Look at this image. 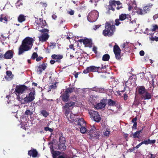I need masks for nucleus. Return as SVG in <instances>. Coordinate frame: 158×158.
<instances>
[{"instance_id": "obj_23", "label": "nucleus", "mask_w": 158, "mask_h": 158, "mask_svg": "<svg viewBox=\"0 0 158 158\" xmlns=\"http://www.w3.org/2000/svg\"><path fill=\"white\" fill-rule=\"evenodd\" d=\"M40 22L38 24L39 27H40L41 28H43L47 26V24L45 20H43L42 19H40Z\"/></svg>"}, {"instance_id": "obj_61", "label": "nucleus", "mask_w": 158, "mask_h": 158, "mask_svg": "<svg viewBox=\"0 0 158 158\" xmlns=\"http://www.w3.org/2000/svg\"><path fill=\"white\" fill-rule=\"evenodd\" d=\"M142 145V142L139 143V144L137 145L136 147H135V148L136 149L139 148L140 146H141Z\"/></svg>"}, {"instance_id": "obj_54", "label": "nucleus", "mask_w": 158, "mask_h": 158, "mask_svg": "<svg viewBox=\"0 0 158 158\" xmlns=\"http://www.w3.org/2000/svg\"><path fill=\"white\" fill-rule=\"evenodd\" d=\"M137 120V118L136 117H135V118L132 119L131 120V122L133 123H137L136 122Z\"/></svg>"}, {"instance_id": "obj_59", "label": "nucleus", "mask_w": 158, "mask_h": 158, "mask_svg": "<svg viewBox=\"0 0 158 158\" xmlns=\"http://www.w3.org/2000/svg\"><path fill=\"white\" fill-rule=\"evenodd\" d=\"M139 54L141 56H143L144 54V52L143 50H141L139 52Z\"/></svg>"}, {"instance_id": "obj_9", "label": "nucleus", "mask_w": 158, "mask_h": 158, "mask_svg": "<svg viewBox=\"0 0 158 158\" xmlns=\"http://www.w3.org/2000/svg\"><path fill=\"white\" fill-rule=\"evenodd\" d=\"M59 144L58 146V149L61 151H64L66 149V146L65 145L66 142L65 138L63 136L62 133L59 134Z\"/></svg>"}, {"instance_id": "obj_8", "label": "nucleus", "mask_w": 158, "mask_h": 158, "mask_svg": "<svg viewBox=\"0 0 158 158\" xmlns=\"http://www.w3.org/2000/svg\"><path fill=\"white\" fill-rule=\"evenodd\" d=\"M99 15V13L96 10L91 11L87 16V19L90 22H94L96 21Z\"/></svg>"}, {"instance_id": "obj_24", "label": "nucleus", "mask_w": 158, "mask_h": 158, "mask_svg": "<svg viewBox=\"0 0 158 158\" xmlns=\"http://www.w3.org/2000/svg\"><path fill=\"white\" fill-rule=\"evenodd\" d=\"M69 107L65 105L63 107V110L64 111V114L66 116H67L69 115L70 112Z\"/></svg>"}, {"instance_id": "obj_22", "label": "nucleus", "mask_w": 158, "mask_h": 158, "mask_svg": "<svg viewBox=\"0 0 158 158\" xmlns=\"http://www.w3.org/2000/svg\"><path fill=\"white\" fill-rule=\"evenodd\" d=\"M138 91L140 96L147 91V90L145 89L144 86H141L138 88Z\"/></svg>"}, {"instance_id": "obj_12", "label": "nucleus", "mask_w": 158, "mask_h": 158, "mask_svg": "<svg viewBox=\"0 0 158 158\" xmlns=\"http://www.w3.org/2000/svg\"><path fill=\"white\" fill-rule=\"evenodd\" d=\"M108 10H111L113 11L115 10L114 7L116 6V5L119 6L121 4V3L119 1H116L114 0H110L109 2Z\"/></svg>"}, {"instance_id": "obj_3", "label": "nucleus", "mask_w": 158, "mask_h": 158, "mask_svg": "<svg viewBox=\"0 0 158 158\" xmlns=\"http://www.w3.org/2000/svg\"><path fill=\"white\" fill-rule=\"evenodd\" d=\"M115 31V26L111 25L110 22H106L105 24V29L103 31L102 34L105 36H112Z\"/></svg>"}, {"instance_id": "obj_14", "label": "nucleus", "mask_w": 158, "mask_h": 158, "mask_svg": "<svg viewBox=\"0 0 158 158\" xmlns=\"http://www.w3.org/2000/svg\"><path fill=\"white\" fill-rule=\"evenodd\" d=\"M107 99H103L100 101V103H98L96 105V108L98 109L104 108L106 105Z\"/></svg>"}, {"instance_id": "obj_20", "label": "nucleus", "mask_w": 158, "mask_h": 158, "mask_svg": "<svg viewBox=\"0 0 158 158\" xmlns=\"http://www.w3.org/2000/svg\"><path fill=\"white\" fill-rule=\"evenodd\" d=\"M52 58L54 60H57L56 61V62L60 63L61 62L60 60L63 58V56L62 55H56L55 54H53L52 55Z\"/></svg>"}, {"instance_id": "obj_32", "label": "nucleus", "mask_w": 158, "mask_h": 158, "mask_svg": "<svg viewBox=\"0 0 158 158\" xmlns=\"http://www.w3.org/2000/svg\"><path fill=\"white\" fill-rule=\"evenodd\" d=\"M40 112L41 114L45 117H47L49 115V113L45 110H42Z\"/></svg>"}, {"instance_id": "obj_48", "label": "nucleus", "mask_w": 158, "mask_h": 158, "mask_svg": "<svg viewBox=\"0 0 158 158\" xmlns=\"http://www.w3.org/2000/svg\"><path fill=\"white\" fill-rule=\"evenodd\" d=\"M95 69L96 72H97L98 73H99L101 72L100 71L102 69H101V67H96L95 66Z\"/></svg>"}, {"instance_id": "obj_17", "label": "nucleus", "mask_w": 158, "mask_h": 158, "mask_svg": "<svg viewBox=\"0 0 158 158\" xmlns=\"http://www.w3.org/2000/svg\"><path fill=\"white\" fill-rule=\"evenodd\" d=\"M152 94L148 92L147 91L142 95L140 96V98L142 100H149L152 98Z\"/></svg>"}, {"instance_id": "obj_55", "label": "nucleus", "mask_w": 158, "mask_h": 158, "mask_svg": "<svg viewBox=\"0 0 158 158\" xmlns=\"http://www.w3.org/2000/svg\"><path fill=\"white\" fill-rule=\"evenodd\" d=\"M93 51L94 52V53H96L97 52V48L96 47L94 46L93 48Z\"/></svg>"}, {"instance_id": "obj_58", "label": "nucleus", "mask_w": 158, "mask_h": 158, "mask_svg": "<svg viewBox=\"0 0 158 158\" xmlns=\"http://www.w3.org/2000/svg\"><path fill=\"white\" fill-rule=\"evenodd\" d=\"M153 19L154 20L158 18V14L155 15L153 17Z\"/></svg>"}, {"instance_id": "obj_1", "label": "nucleus", "mask_w": 158, "mask_h": 158, "mask_svg": "<svg viewBox=\"0 0 158 158\" xmlns=\"http://www.w3.org/2000/svg\"><path fill=\"white\" fill-rule=\"evenodd\" d=\"M34 40L32 38L27 37L23 41L19 49L18 55H21L24 52L31 49L33 45Z\"/></svg>"}, {"instance_id": "obj_29", "label": "nucleus", "mask_w": 158, "mask_h": 158, "mask_svg": "<svg viewBox=\"0 0 158 158\" xmlns=\"http://www.w3.org/2000/svg\"><path fill=\"white\" fill-rule=\"evenodd\" d=\"M52 153L54 158H56L57 156L60 154V152L59 151H53Z\"/></svg>"}, {"instance_id": "obj_57", "label": "nucleus", "mask_w": 158, "mask_h": 158, "mask_svg": "<svg viewBox=\"0 0 158 158\" xmlns=\"http://www.w3.org/2000/svg\"><path fill=\"white\" fill-rule=\"evenodd\" d=\"M126 46V43H124L122 44L121 45H120V47L122 48H124Z\"/></svg>"}, {"instance_id": "obj_49", "label": "nucleus", "mask_w": 158, "mask_h": 158, "mask_svg": "<svg viewBox=\"0 0 158 158\" xmlns=\"http://www.w3.org/2000/svg\"><path fill=\"white\" fill-rule=\"evenodd\" d=\"M137 12L138 14L141 15L144 14V13H143V10H142V9H139V10H138V11H137Z\"/></svg>"}, {"instance_id": "obj_43", "label": "nucleus", "mask_w": 158, "mask_h": 158, "mask_svg": "<svg viewBox=\"0 0 158 158\" xmlns=\"http://www.w3.org/2000/svg\"><path fill=\"white\" fill-rule=\"evenodd\" d=\"M40 3L41 4V6H40V8L46 7L47 6V4L46 3H44L40 2Z\"/></svg>"}, {"instance_id": "obj_39", "label": "nucleus", "mask_w": 158, "mask_h": 158, "mask_svg": "<svg viewBox=\"0 0 158 158\" xmlns=\"http://www.w3.org/2000/svg\"><path fill=\"white\" fill-rule=\"evenodd\" d=\"M56 46V43L54 42H50L49 46L52 49L55 48Z\"/></svg>"}, {"instance_id": "obj_13", "label": "nucleus", "mask_w": 158, "mask_h": 158, "mask_svg": "<svg viewBox=\"0 0 158 158\" xmlns=\"http://www.w3.org/2000/svg\"><path fill=\"white\" fill-rule=\"evenodd\" d=\"M121 51L119 46L115 44L113 47V52L115 55V57L117 60H119L121 57Z\"/></svg>"}, {"instance_id": "obj_27", "label": "nucleus", "mask_w": 158, "mask_h": 158, "mask_svg": "<svg viewBox=\"0 0 158 158\" xmlns=\"http://www.w3.org/2000/svg\"><path fill=\"white\" fill-rule=\"evenodd\" d=\"M69 102L67 103L65 102V105H67V106L70 107L71 106H74L75 105V102L73 101L72 100H70L69 99V100L68 101Z\"/></svg>"}, {"instance_id": "obj_47", "label": "nucleus", "mask_w": 158, "mask_h": 158, "mask_svg": "<svg viewBox=\"0 0 158 158\" xmlns=\"http://www.w3.org/2000/svg\"><path fill=\"white\" fill-rule=\"evenodd\" d=\"M149 141H150V139H148L147 140H144V141L142 142V143L143 144H145V145H148L149 144Z\"/></svg>"}, {"instance_id": "obj_7", "label": "nucleus", "mask_w": 158, "mask_h": 158, "mask_svg": "<svg viewBox=\"0 0 158 158\" xmlns=\"http://www.w3.org/2000/svg\"><path fill=\"white\" fill-rule=\"evenodd\" d=\"M28 90V88L23 85H17L15 88V92L18 96L25 93Z\"/></svg>"}, {"instance_id": "obj_5", "label": "nucleus", "mask_w": 158, "mask_h": 158, "mask_svg": "<svg viewBox=\"0 0 158 158\" xmlns=\"http://www.w3.org/2000/svg\"><path fill=\"white\" fill-rule=\"evenodd\" d=\"M88 135H89L90 139L99 140L102 137L101 133L98 131L95 127L91 128L89 130Z\"/></svg>"}, {"instance_id": "obj_2", "label": "nucleus", "mask_w": 158, "mask_h": 158, "mask_svg": "<svg viewBox=\"0 0 158 158\" xmlns=\"http://www.w3.org/2000/svg\"><path fill=\"white\" fill-rule=\"evenodd\" d=\"M131 20V16L129 14H121L119 15V19H115V24L117 26H118L121 23L119 21H122V23H123L124 25L129 26L133 23V22Z\"/></svg>"}, {"instance_id": "obj_18", "label": "nucleus", "mask_w": 158, "mask_h": 158, "mask_svg": "<svg viewBox=\"0 0 158 158\" xmlns=\"http://www.w3.org/2000/svg\"><path fill=\"white\" fill-rule=\"evenodd\" d=\"M14 52L12 50H9L6 51L4 54V59H10L13 58Z\"/></svg>"}, {"instance_id": "obj_35", "label": "nucleus", "mask_w": 158, "mask_h": 158, "mask_svg": "<svg viewBox=\"0 0 158 158\" xmlns=\"http://www.w3.org/2000/svg\"><path fill=\"white\" fill-rule=\"evenodd\" d=\"M24 113L25 115L31 116L33 114V111H31L29 109H27L25 111Z\"/></svg>"}, {"instance_id": "obj_40", "label": "nucleus", "mask_w": 158, "mask_h": 158, "mask_svg": "<svg viewBox=\"0 0 158 158\" xmlns=\"http://www.w3.org/2000/svg\"><path fill=\"white\" fill-rule=\"evenodd\" d=\"M38 30L43 33H47L48 31V30L46 28H42L41 29H39Z\"/></svg>"}, {"instance_id": "obj_63", "label": "nucleus", "mask_w": 158, "mask_h": 158, "mask_svg": "<svg viewBox=\"0 0 158 158\" xmlns=\"http://www.w3.org/2000/svg\"><path fill=\"white\" fill-rule=\"evenodd\" d=\"M150 156L149 157V158H155L156 157L155 155H153L152 153L150 154Z\"/></svg>"}, {"instance_id": "obj_30", "label": "nucleus", "mask_w": 158, "mask_h": 158, "mask_svg": "<svg viewBox=\"0 0 158 158\" xmlns=\"http://www.w3.org/2000/svg\"><path fill=\"white\" fill-rule=\"evenodd\" d=\"M110 58V56L108 54H105L103 55L102 57V60L104 61H108Z\"/></svg>"}, {"instance_id": "obj_19", "label": "nucleus", "mask_w": 158, "mask_h": 158, "mask_svg": "<svg viewBox=\"0 0 158 158\" xmlns=\"http://www.w3.org/2000/svg\"><path fill=\"white\" fill-rule=\"evenodd\" d=\"M94 68H95V66H91L87 67L86 69L83 71V73L86 74L90 72H96Z\"/></svg>"}, {"instance_id": "obj_37", "label": "nucleus", "mask_w": 158, "mask_h": 158, "mask_svg": "<svg viewBox=\"0 0 158 158\" xmlns=\"http://www.w3.org/2000/svg\"><path fill=\"white\" fill-rule=\"evenodd\" d=\"M38 56V55L37 53L35 52H34L32 54V55L31 56V58L33 60H35L36 59L37 57Z\"/></svg>"}, {"instance_id": "obj_6", "label": "nucleus", "mask_w": 158, "mask_h": 158, "mask_svg": "<svg viewBox=\"0 0 158 158\" xmlns=\"http://www.w3.org/2000/svg\"><path fill=\"white\" fill-rule=\"evenodd\" d=\"M74 90V88L69 87L67 88L64 93L62 94L60 97L64 102L65 103L68 101L69 97V94L73 92Z\"/></svg>"}, {"instance_id": "obj_46", "label": "nucleus", "mask_w": 158, "mask_h": 158, "mask_svg": "<svg viewBox=\"0 0 158 158\" xmlns=\"http://www.w3.org/2000/svg\"><path fill=\"white\" fill-rule=\"evenodd\" d=\"M44 129L45 131H49L51 132H52L53 131V130L52 128H50L48 127H45L44 128Z\"/></svg>"}, {"instance_id": "obj_33", "label": "nucleus", "mask_w": 158, "mask_h": 158, "mask_svg": "<svg viewBox=\"0 0 158 158\" xmlns=\"http://www.w3.org/2000/svg\"><path fill=\"white\" fill-rule=\"evenodd\" d=\"M70 100H72V101L74 102L75 103L78 102L77 97L75 95H73L71 96L70 98Z\"/></svg>"}, {"instance_id": "obj_15", "label": "nucleus", "mask_w": 158, "mask_h": 158, "mask_svg": "<svg viewBox=\"0 0 158 158\" xmlns=\"http://www.w3.org/2000/svg\"><path fill=\"white\" fill-rule=\"evenodd\" d=\"M47 64L46 63H43L41 65L37 66V72L39 74H41L42 72L46 68Z\"/></svg>"}, {"instance_id": "obj_52", "label": "nucleus", "mask_w": 158, "mask_h": 158, "mask_svg": "<svg viewBox=\"0 0 158 158\" xmlns=\"http://www.w3.org/2000/svg\"><path fill=\"white\" fill-rule=\"evenodd\" d=\"M101 26V25H95L93 27V29L96 30L98 28Z\"/></svg>"}, {"instance_id": "obj_11", "label": "nucleus", "mask_w": 158, "mask_h": 158, "mask_svg": "<svg viewBox=\"0 0 158 158\" xmlns=\"http://www.w3.org/2000/svg\"><path fill=\"white\" fill-rule=\"evenodd\" d=\"M35 91H31L23 98L24 103H29L35 99Z\"/></svg>"}, {"instance_id": "obj_31", "label": "nucleus", "mask_w": 158, "mask_h": 158, "mask_svg": "<svg viewBox=\"0 0 158 158\" xmlns=\"http://www.w3.org/2000/svg\"><path fill=\"white\" fill-rule=\"evenodd\" d=\"M91 40L88 38H86L84 39L83 44L85 45H91Z\"/></svg>"}, {"instance_id": "obj_44", "label": "nucleus", "mask_w": 158, "mask_h": 158, "mask_svg": "<svg viewBox=\"0 0 158 158\" xmlns=\"http://www.w3.org/2000/svg\"><path fill=\"white\" fill-rule=\"evenodd\" d=\"M133 137L134 138H139V134L138 132L137 131L134 134H133Z\"/></svg>"}, {"instance_id": "obj_4", "label": "nucleus", "mask_w": 158, "mask_h": 158, "mask_svg": "<svg viewBox=\"0 0 158 158\" xmlns=\"http://www.w3.org/2000/svg\"><path fill=\"white\" fill-rule=\"evenodd\" d=\"M74 124L79 126L80 131L81 133L84 134L87 132L86 123L83 118H77L75 119Z\"/></svg>"}, {"instance_id": "obj_41", "label": "nucleus", "mask_w": 158, "mask_h": 158, "mask_svg": "<svg viewBox=\"0 0 158 158\" xmlns=\"http://www.w3.org/2000/svg\"><path fill=\"white\" fill-rule=\"evenodd\" d=\"M70 118L71 119V120L73 121L74 123L75 121V119H76L77 118H75V116L74 114L73 113H71L70 116Z\"/></svg>"}, {"instance_id": "obj_62", "label": "nucleus", "mask_w": 158, "mask_h": 158, "mask_svg": "<svg viewBox=\"0 0 158 158\" xmlns=\"http://www.w3.org/2000/svg\"><path fill=\"white\" fill-rule=\"evenodd\" d=\"M149 144H152V143L154 144L156 142V140H150V141H149Z\"/></svg>"}, {"instance_id": "obj_38", "label": "nucleus", "mask_w": 158, "mask_h": 158, "mask_svg": "<svg viewBox=\"0 0 158 158\" xmlns=\"http://www.w3.org/2000/svg\"><path fill=\"white\" fill-rule=\"evenodd\" d=\"M98 89V90L97 92L100 93H104L106 91V90L104 88H99Z\"/></svg>"}, {"instance_id": "obj_50", "label": "nucleus", "mask_w": 158, "mask_h": 158, "mask_svg": "<svg viewBox=\"0 0 158 158\" xmlns=\"http://www.w3.org/2000/svg\"><path fill=\"white\" fill-rule=\"evenodd\" d=\"M43 59V57L40 56H39V57H37L36 58V60L37 62H39L42 59Z\"/></svg>"}, {"instance_id": "obj_42", "label": "nucleus", "mask_w": 158, "mask_h": 158, "mask_svg": "<svg viewBox=\"0 0 158 158\" xmlns=\"http://www.w3.org/2000/svg\"><path fill=\"white\" fill-rule=\"evenodd\" d=\"M6 75L10 78H11L13 77V75H12V72L10 71H7L6 72Z\"/></svg>"}, {"instance_id": "obj_51", "label": "nucleus", "mask_w": 158, "mask_h": 158, "mask_svg": "<svg viewBox=\"0 0 158 158\" xmlns=\"http://www.w3.org/2000/svg\"><path fill=\"white\" fill-rule=\"evenodd\" d=\"M56 82L54 84L52 85H50V88L51 89H56V88L57 86L56 85Z\"/></svg>"}, {"instance_id": "obj_60", "label": "nucleus", "mask_w": 158, "mask_h": 158, "mask_svg": "<svg viewBox=\"0 0 158 158\" xmlns=\"http://www.w3.org/2000/svg\"><path fill=\"white\" fill-rule=\"evenodd\" d=\"M137 127V123H134L132 127L133 128L136 129Z\"/></svg>"}, {"instance_id": "obj_10", "label": "nucleus", "mask_w": 158, "mask_h": 158, "mask_svg": "<svg viewBox=\"0 0 158 158\" xmlns=\"http://www.w3.org/2000/svg\"><path fill=\"white\" fill-rule=\"evenodd\" d=\"M89 113L91 119L96 122L98 123L101 120V116L99 115L97 111L93 110H90L89 111Z\"/></svg>"}, {"instance_id": "obj_25", "label": "nucleus", "mask_w": 158, "mask_h": 158, "mask_svg": "<svg viewBox=\"0 0 158 158\" xmlns=\"http://www.w3.org/2000/svg\"><path fill=\"white\" fill-rule=\"evenodd\" d=\"M108 104L110 106H116L118 104L116 103V102L114 101L111 99H109L108 101Z\"/></svg>"}, {"instance_id": "obj_56", "label": "nucleus", "mask_w": 158, "mask_h": 158, "mask_svg": "<svg viewBox=\"0 0 158 158\" xmlns=\"http://www.w3.org/2000/svg\"><path fill=\"white\" fill-rule=\"evenodd\" d=\"M106 69V65H104L103 64H101V69Z\"/></svg>"}, {"instance_id": "obj_36", "label": "nucleus", "mask_w": 158, "mask_h": 158, "mask_svg": "<svg viewBox=\"0 0 158 158\" xmlns=\"http://www.w3.org/2000/svg\"><path fill=\"white\" fill-rule=\"evenodd\" d=\"M152 28L151 30V31H158V26L156 24H154L153 25Z\"/></svg>"}, {"instance_id": "obj_34", "label": "nucleus", "mask_w": 158, "mask_h": 158, "mask_svg": "<svg viewBox=\"0 0 158 158\" xmlns=\"http://www.w3.org/2000/svg\"><path fill=\"white\" fill-rule=\"evenodd\" d=\"M3 20L6 22V23H7L8 19H7V17L6 16H4V15L3 14H2L0 16V21L2 22Z\"/></svg>"}, {"instance_id": "obj_53", "label": "nucleus", "mask_w": 158, "mask_h": 158, "mask_svg": "<svg viewBox=\"0 0 158 158\" xmlns=\"http://www.w3.org/2000/svg\"><path fill=\"white\" fill-rule=\"evenodd\" d=\"M110 134V132L108 131H106L104 132V135L106 136H108Z\"/></svg>"}, {"instance_id": "obj_21", "label": "nucleus", "mask_w": 158, "mask_h": 158, "mask_svg": "<svg viewBox=\"0 0 158 158\" xmlns=\"http://www.w3.org/2000/svg\"><path fill=\"white\" fill-rule=\"evenodd\" d=\"M28 154L30 156H31L35 158L37 156L38 152L35 149H31L28 151Z\"/></svg>"}, {"instance_id": "obj_16", "label": "nucleus", "mask_w": 158, "mask_h": 158, "mask_svg": "<svg viewBox=\"0 0 158 158\" xmlns=\"http://www.w3.org/2000/svg\"><path fill=\"white\" fill-rule=\"evenodd\" d=\"M49 37V35L47 33H44L41 34L39 37V40L41 42L46 41Z\"/></svg>"}, {"instance_id": "obj_26", "label": "nucleus", "mask_w": 158, "mask_h": 158, "mask_svg": "<svg viewBox=\"0 0 158 158\" xmlns=\"http://www.w3.org/2000/svg\"><path fill=\"white\" fill-rule=\"evenodd\" d=\"M152 5H148L146 6H144L143 8V13L144 14L148 13L150 11V8H151L152 7Z\"/></svg>"}, {"instance_id": "obj_64", "label": "nucleus", "mask_w": 158, "mask_h": 158, "mask_svg": "<svg viewBox=\"0 0 158 158\" xmlns=\"http://www.w3.org/2000/svg\"><path fill=\"white\" fill-rule=\"evenodd\" d=\"M98 88H99L97 86L94 87L93 88V90L96 92H97L98 90Z\"/></svg>"}, {"instance_id": "obj_45", "label": "nucleus", "mask_w": 158, "mask_h": 158, "mask_svg": "<svg viewBox=\"0 0 158 158\" xmlns=\"http://www.w3.org/2000/svg\"><path fill=\"white\" fill-rule=\"evenodd\" d=\"M4 54L2 51H0V60L4 59Z\"/></svg>"}, {"instance_id": "obj_28", "label": "nucleus", "mask_w": 158, "mask_h": 158, "mask_svg": "<svg viewBox=\"0 0 158 158\" xmlns=\"http://www.w3.org/2000/svg\"><path fill=\"white\" fill-rule=\"evenodd\" d=\"M18 20L19 22L22 23L26 19L23 15H20L18 17Z\"/></svg>"}]
</instances>
